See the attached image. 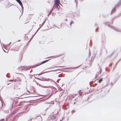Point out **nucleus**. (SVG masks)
Wrapping results in <instances>:
<instances>
[{"mask_svg": "<svg viewBox=\"0 0 121 121\" xmlns=\"http://www.w3.org/2000/svg\"><path fill=\"white\" fill-rule=\"evenodd\" d=\"M49 60H45V61H43L41 63H40V64H37L36 65H35L34 66H33V67H36V66H38L39 65H40L41 64H43L46 62H47Z\"/></svg>", "mask_w": 121, "mask_h": 121, "instance_id": "1", "label": "nucleus"}, {"mask_svg": "<svg viewBox=\"0 0 121 121\" xmlns=\"http://www.w3.org/2000/svg\"><path fill=\"white\" fill-rule=\"evenodd\" d=\"M19 49V47H18L14 48V49H11V50H13L15 51H18Z\"/></svg>", "mask_w": 121, "mask_h": 121, "instance_id": "2", "label": "nucleus"}, {"mask_svg": "<svg viewBox=\"0 0 121 121\" xmlns=\"http://www.w3.org/2000/svg\"><path fill=\"white\" fill-rule=\"evenodd\" d=\"M115 7H114L112 10L111 12V14H113L115 12Z\"/></svg>", "mask_w": 121, "mask_h": 121, "instance_id": "3", "label": "nucleus"}, {"mask_svg": "<svg viewBox=\"0 0 121 121\" xmlns=\"http://www.w3.org/2000/svg\"><path fill=\"white\" fill-rule=\"evenodd\" d=\"M121 5V0H120L119 1L117 4L116 5L115 7L117 6H118Z\"/></svg>", "mask_w": 121, "mask_h": 121, "instance_id": "4", "label": "nucleus"}, {"mask_svg": "<svg viewBox=\"0 0 121 121\" xmlns=\"http://www.w3.org/2000/svg\"><path fill=\"white\" fill-rule=\"evenodd\" d=\"M55 3L56 4H60L59 0H55Z\"/></svg>", "mask_w": 121, "mask_h": 121, "instance_id": "5", "label": "nucleus"}, {"mask_svg": "<svg viewBox=\"0 0 121 121\" xmlns=\"http://www.w3.org/2000/svg\"><path fill=\"white\" fill-rule=\"evenodd\" d=\"M101 68H99V72H98V73H97L96 74V77L98 75L99 73H101Z\"/></svg>", "mask_w": 121, "mask_h": 121, "instance_id": "6", "label": "nucleus"}, {"mask_svg": "<svg viewBox=\"0 0 121 121\" xmlns=\"http://www.w3.org/2000/svg\"><path fill=\"white\" fill-rule=\"evenodd\" d=\"M46 81H51L52 82H55L54 81L52 80L51 79H50L49 78H48V79H45V80Z\"/></svg>", "mask_w": 121, "mask_h": 121, "instance_id": "7", "label": "nucleus"}, {"mask_svg": "<svg viewBox=\"0 0 121 121\" xmlns=\"http://www.w3.org/2000/svg\"><path fill=\"white\" fill-rule=\"evenodd\" d=\"M24 67H19L18 69H19L20 70H22L23 69Z\"/></svg>", "mask_w": 121, "mask_h": 121, "instance_id": "8", "label": "nucleus"}, {"mask_svg": "<svg viewBox=\"0 0 121 121\" xmlns=\"http://www.w3.org/2000/svg\"><path fill=\"white\" fill-rule=\"evenodd\" d=\"M74 22L73 21H71L70 23V26H69V27H71L72 24L73 23H74Z\"/></svg>", "mask_w": 121, "mask_h": 121, "instance_id": "9", "label": "nucleus"}, {"mask_svg": "<svg viewBox=\"0 0 121 121\" xmlns=\"http://www.w3.org/2000/svg\"><path fill=\"white\" fill-rule=\"evenodd\" d=\"M41 87H42L44 88H49L50 87L49 86H41Z\"/></svg>", "mask_w": 121, "mask_h": 121, "instance_id": "10", "label": "nucleus"}, {"mask_svg": "<svg viewBox=\"0 0 121 121\" xmlns=\"http://www.w3.org/2000/svg\"><path fill=\"white\" fill-rule=\"evenodd\" d=\"M38 117L39 118V120L40 121H42V118L40 116H38Z\"/></svg>", "mask_w": 121, "mask_h": 121, "instance_id": "11", "label": "nucleus"}, {"mask_svg": "<svg viewBox=\"0 0 121 121\" xmlns=\"http://www.w3.org/2000/svg\"><path fill=\"white\" fill-rule=\"evenodd\" d=\"M103 78H101L99 80V83L100 82L103 80Z\"/></svg>", "mask_w": 121, "mask_h": 121, "instance_id": "12", "label": "nucleus"}, {"mask_svg": "<svg viewBox=\"0 0 121 121\" xmlns=\"http://www.w3.org/2000/svg\"><path fill=\"white\" fill-rule=\"evenodd\" d=\"M41 26H40V27L38 29V30H37V31H36V32H35V34H34V35H35V34L37 32V31L39 30L40 29V28H41Z\"/></svg>", "mask_w": 121, "mask_h": 121, "instance_id": "13", "label": "nucleus"}, {"mask_svg": "<svg viewBox=\"0 0 121 121\" xmlns=\"http://www.w3.org/2000/svg\"><path fill=\"white\" fill-rule=\"evenodd\" d=\"M51 118L52 119H55L56 118V117L53 116H51Z\"/></svg>", "mask_w": 121, "mask_h": 121, "instance_id": "14", "label": "nucleus"}, {"mask_svg": "<svg viewBox=\"0 0 121 121\" xmlns=\"http://www.w3.org/2000/svg\"><path fill=\"white\" fill-rule=\"evenodd\" d=\"M46 20H45L44 21V22H43V23L42 24L41 26V27H42L43 25L44 24V23H45V22H46Z\"/></svg>", "mask_w": 121, "mask_h": 121, "instance_id": "15", "label": "nucleus"}, {"mask_svg": "<svg viewBox=\"0 0 121 121\" xmlns=\"http://www.w3.org/2000/svg\"><path fill=\"white\" fill-rule=\"evenodd\" d=\"M18 3L21 6H22L23 4L21 2V1L20 2H19Z\"/></svg>", "mask_w": 121, "mask_h": 121, "instance_id": "16", "label": "nucleus"}, {"mask_svg": "<svg viewBox=\"0 0 121 121\" xmlns=\"http://www.w3.org/2000/svg\"><path fill=\"white\" fill-rule=\"evenodd\" d=\"M63 92H61V93L60 94V95H59V96H61L62 95H63Z\"/></svg>", "mask_w": 121, "mask_h": 121, "instance_id": "17", "label": "nucleus"}, {"mask_svg": "<svg viewBox=\"0 0 121 121\" xmlns=\"http://www.w3.org/2000/svg\"><path fill=\"white\" fill-rule=\"evenodd\" d=\"M43 73H42V72L40 73H39V74H37V75H41V74H43Z\"/></svg>", "mask_w": 121, "mask_h": 121, "instance_id": "18", "label": "nucleus"}, {"mask_svg": "<svg viewBox=\"0 0 121 121\" xmlns=\"http://www.w3.org/2000/svg\"><path fill=\"white\" fill-rule=\"evenodd\" d=\"M0 121H4V119H1L0 120Z\"/></svg>", "mask_w": 121, "mask_h": 121, "instance_id": "19", "label": "nucleus"}, {"mask_svg": "<svg viewBox=\"0 0 121 121\" xmlns=\"http://www.w3.org/2000/svg\"><path fill=\"white\" fill-rule=\"evenodd\" d=\"M59 56H54L51 57H54V58H56V57H57Z\"/></svg>", "mask_w": 121, "mask_h": 121, "instance_id": "20", "label": "nucleus"}, {"mask_svg": "<svg viewBox=\"0 0 121 121\" xmlns=\"http://www.w3.org/2000/svg\"><path fill=\"white\" fill-rule=\"evenodd\" d=\"M16 0L18 3H19V2H20L21 1L20 0Z\"/></svg>", "mask_w": 121, "mask_h": 121, "instance_id": "21", "label": "nucleus"}, {"mask_svg": "<svg viewBox=\"0 0 121 121\" xmlns=\"http://www.w3.org/2000/svg\"><path fill=\"white\" fill-rule=\"evenodd\" d=\"M62 67V66H56L54 67Z\"/></svg>", "mask_w": 121, "mask_h": 121, "instance_id": "22", "label": "nucleus"}, {"mask_svg": "<svg viewBox=\"0 0 121 121\" xmlns=\"http://www.w3.org/2000/svg\"><path fill=\"white\" fill-rule=\"evenodd\" d=\"M56 4V6L57 7L58 5L59 4Z\"/></svg>", "mask_w": 121, "mask_h": 121, "instance_id": "23", "label": "nucleus"}, {"mask_svg": "<svg viewBox=\"0 0 121 121\" xmlns=\"http://www.w3.org/2000/svg\"><path fill=\"white\" fill-rule=\"evenodd\" d=\"M22 8V10H23V5H22V6H21Z\"/></svg>", "mask_w": 121, "mask_h": 121, "instance_id": "24", "label": "nucleus"}, {"mask_svg": "<svg viewBox=\"0 0 121 121\" xmlns=\"http://www.w3.org/2000/svg\"><path fill=\"white\" fill-rule=\"evenodd\" d=\"M76 0H75V1L76 3V5H77V2H76Z\"/></svg>", "mask_w": 121, "mask_h": 121, "instance_id": "25", "label": "nucleus"}, {"mask_svg": "<svg viewBox=\"0 0 121 121\" xmlns=\"http://www.w3.org/2000/svg\"><path fill=\"white\" fill-rule=\"evenodd\" d=\"M112 64H110L109 65V67H110L111 66V65H112Z\"/></svg>", "mask_w": 121, "mask_h": 121, "instance_id": "26", "label": "nucleus"}, {"mask_svg": "<svg viewBox=\"0 0 121 121\" xmlns=\"http://www.w3.org/2000/svg\"><path fill=\"white\" fill-rule=\"evenodd\" d=\"M7 74V75H6V77H7L8 78H9V77L8 76H7V74Z\"/></svg>", "mask_w": 121, "mask_h": 121, "instance_id": "27", "label": "nucleus"}, {"mask_svg": "<svg viewBox=\"0 0 121 121\" xmlns=\"http://www.w3.org/2000/svg\"><path fill=\"white\" fill-rule=\"evenodd\" d=\"M111 28H112L113 29H114V27H113V26H111Z\"/></svg>", "mask_w": 121, "mask_h": 121, "instance_id": "28", "label": "nucleus"}, {"mask_svg": "<svg viewBox=\"0 0 121 121\" xmlns=\"http://www.w3.org/2000/svg\"><path fill=\"white\" fill-rule=\"evenodd\" d=\"M9 81H13V80H9Z\"/></svg>", "mask_w": 121, "mask_h": 121, "instance_id": "29", "label": "nucleus"}, {"mask_svg": "<svg viewBox=\"0 0 121 121\" xmlns=\"http://www.w3.org/2000/svg\"><path fill=\"white\" fill-rule=\"evenodd\" d=\"M34 35L31 38V39H31L33 38V36H34Z\"/></svg>", "mask_w": 121, "mask_h": 121, "instance_id": "30", "label": "nucleus"}, {"mask_svg": "<svg viewBox=\"0 0 121 121\" xmlns=\"http://www.w3.org/2000/svg\"><path fill=\"white\" fill-rule=\"evenodd\" d=\"M34 35L31 38V39H31L33 38V36H34Z\"/></svg>", "mask_w": 121, "mask_h": 121, "instance_id": "31", "label": "nucleus"}, {"mask_svg": "<svg viewBox=\"0 0 121 121\" xmlns=\"http://www.w3.org/2000/svg\"><path fill=\"white\" fill-rule=\"evenodd\" d=\"M95 31L96 32H97V31H98V30H97V29H96L95 30Z\"/></svg>", "mask_w": 121, "mask_h": 121, "instance_id": "32", "label": "nucleus"}, {"mask_svg": "<svg viewBox=\"0 0 121 121\" xmlns=\"http://www.w3.org/2000/svg\"><path fill=\"white\" fill-rule=\"evenodd\" d=\"M119 61H118L117 63L116 64V65H117V63H118V62Z\"/></svg>", "mask_w": 121, "mask_h": 121, "instance_id": "33", "label": "nucleus"}, {"mask_svg": "<svg viewBox=\"0 0 121 121\" xmlns=\"http://www.w3.org/2000/svg\"><path fill=\"white\" fill-rule=\"evenodd\" d=\"M56 27H57V28H60H60H58L57 26H56Z\"/></svg>", "mask_w": 121, "mask_h": 121, "instance_id": "34", "label": "nucleus"}, {"mask_svg": "<svg viewBox=\"0 0 121 121\" xmlns=\"http://www.w3.org/2000/svg\"><path fill=\"white\" fill-rule=\"evenodd\" d=\"M11 43V42L10 43H9L8 45H9Z\"/></svg>", "mask_w": 121, "mask_h": 121, "instance_id": "35", "label": "nucleus"}, {"mask_svg": "<svg viewBox=\"0 0 121 121\" xmlns=\"http://www.w3.org/2000/svg\"><path fill=\"white\" fill-rule=\"evenodd\" d=\"M90 50H89V55L90 54Z\"/></svg>", "mask_w": 121, "mask_h": 121, "instance_id": "36", "label": "nucleus"}, {"mask_svg": "<svg viewBox=\"0 0 121 121\" xmlns=\"http://www.w3.org/2000/svg\"><path fill=\"white\" fill-rule=\"evenodd\" d=\"M75 67V68H78V67Z\"/></svg>", "mask_w": 121, "mask_h": 121, "instance_id": "37", "label": "nucleus"}, {"mask_svg": "<svg viewBox=\"0 0 121 121\" xmlns=\"http://www.w3.org/2000/svg\"><path fill=\"white\" fill-rule=\"evenodd\" d=\"M32 120V119H31L30 120V121H31Z\"/></svg>", "mask_w": 121, "mask_h": 121, "instance_id": "38", "label": "nucleus"}, {"mask_svg": "<svg viewBox=\"0 0 121 121\" xmlns=\"http://www.w3.org/2000/svg\"><path fill=\"white\" fill-rule=\"evenodd\" d=\"M111 85H112V83H111Z\"/></svg>", "mask_w": 121, "mask_h": 121, "instance_id": "39", "label": "nucleus"}, {"mask_svg": "<svg viewBox=\"0 0 121 121\" xmlns=\"http://www.w3.org/2000/svg\"><path fill=\"white\" fill-rule=\"evenodd\" d=\"M4 50V52H5V51H4V50Z\"/></svg>", "mask_w": 121, "mask_h": 121, "instance_id": "40", "label": "nucleus"}, {"mask_svg": "<svg viewBox=\"0 0 121 121\" xmlns=\"http://www.w3.org/2000/svg\"><path fill=\"white\" fill-rule=\"evenodd\" d=\"M52 10H51V11H52Z\"/></svg>", "mask_w": 121, "mask_h": 121, "instance_id": "41", "label": "nucleus"}, {"mask_svg": "<svg viewBox=\"0 0 121 121\" xmlns=\"http://www.w3.org/2000/svg\"><path fill=\"white\" fill-rule=\"evenodd\" d=\"M76 99H75V100H76Z\"/></svg>", "mask_w": 121, "mask_h": 121, "instance_id": "42", "label": "nucleus"}, {"mask_svg": "<svg viewBox=\"0 0 121 121\" xmlns=\"http://www.w3.org/2000/svg\"><path fill=\"white\" fill-rule=\"evenodd\" d=\"M22 12H23V10H22Z\"/></svg>", "mask_w": 121, "mask_h": 121, "instance_id": "43", "label": "nucleus"}, {"mask_svg": "<svg viewBox=\"0 0 121 121\" xmlns=\"http://www.w3.org/2000/svg\"><path fill=\"white\" fill-rule=\"evenodd\" d=\"M28 121H29V120Z\"/></svg>", "mask_w": 121, "mask_h": 121, "instance_id": "44", "label": "nucleus"}]
</instances>
